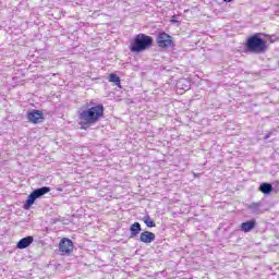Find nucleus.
<instances>
[{"label":"nucleus","mask_w":279,"mask_h":279,"mask_svg":"<svg viewBox=\"0 0 279 279\" xmlns=\"http://www.w3.org/2000/svg\"><path fill=\"white\" fill-rule=\"evenodd\" d=\"M104 105L100 104L83 109L78 113V125L81 126V130H89V128L99 123V120L104 117Z\"/></svg>","instance_id":"1"},{"label":"nucleus","mask_w":279,"mask_h":279,"mask_svg":"<svg viewBox=\"0 0 279 279\" xmlns=\"http://www.w3.org/2000/svg\"><path fill=\"white\" fill-rule=\"evenodd\" d=\"M268 49L267 40L260 37V33H256L246 39L244 53H254L255 56H258L265 53Z\"/></svg>","instance_id":"2"},{"label":"nucleus","mask_w":279,"mask_h":279,"mask_svg":"<svg viewBox=\"0 0 279 279\" xmlns=\"http://www.w3.org/2000/svg\"><path fill=\"white\" fill-rule=\"evenodd\" d=\"M151 45H154V38H151L149 35L141 33L134 37L133 41L129 46V49L132 53H143V51H147Z\"/></svg>","instance_id":"3"},{"label":"nucleus","mask_w":279,"mask_h":279,"mask_svg":"<svg viewBox=\"0 0 279 279\" xmlns=\"http://www.w3.org/2000/svg\"><path fill=\"white\" fill-rule=\"evenodd\" d=\"M50 191H51V187H49V186H43V187L34 190L28 195V198L24 203V206H23L24 210H29L32 208V206H34V204L37 199H40V197H43V195H47V193H49Z\"/></svg>","instance_id":"4"},{"label":"nucleus","mask_w":279,"mask_h":279,"mask_svg":"<svg viewBox=\"0 0 279 279\" xmlns=\"http://www.w3.org/2000/svg\"><path fill=\"white\" fill-rule=\"evenodd\" d=\"M50 191H51V187H49V186H43V187L34 190L28 195V198L24 203V206H23L24 210H29L32 208V206H34V204L37 199H40V197H43V195H47V193H49Z\"/></svg>","instance_id":"5"},{"label":"nucleus","mask_w":279,"mask_h":279,"mask_svg":"<svg viewBox=\"0 0 279 279\" xmlns=\"http://www.w3.org/2000/svg\"><path fill=\"white\" fill-rule=\"evenodd\" d=\"M157 45L162 49H167L173 45V39L169 34L162 32L157 36Z\"/></svg>","instance_id":"6"},{"label":"nucleus","mask_w":279,"mask_h":279,"mask_svg":"<svg viewBox=\"0 0 279 279\" xmlns=\"http://www.w3.org/2000/svg\"><path fill=\"white\" fill-rule=\"evenodd\" d=\"M59 251L63 256L71 254V252H73V241L69 238H63L59 243Z\"/></svg>","instance_id":"7"},{"label":"nucleus","mask_w":279,"mask_h":279,"mask_svg":"<svg viewBox=\"0 0 279 279\" xmlns=\"http://www.w3.org/2000/svg\"><path fill=\"white\" fill-rule=\"evenodd\" d=\"M27 119L29 123H43V119H45L43 111L33 109L27 113Z\"/></svg>","instance_id":"8"},{"label":"nucleus","mask_w":279,"mask_h":279,"mask_svg":"<svg viewBox=\"0 0 279 279\" xmlns=\"http://www.w3.org/2000/svg\"><path fill=\"white\" fill-rule=\"evenodd\" d=\"M140 241L141 243H146V245H149V243H154V241H156V234L150 231H144L140 234Z\"/></svg>","instance_id":"9"},{"label":"nucleus","mask_w":279,"mask_h":279,"mask_svg":"<svg viewBox=\"0 0 279 279\" xmlns=\"http://www.w3.org/2000/svg\"><path fill=\"white\" fill-rule=\"evenodd\" d=\"M34 243V236L28 235L25 238H22L17 244L16 247L17 250H26V247H29V245H32Z\"/></svg>","instance_id":"10"},{"label":"nucleus","mask_w":279,"mask_h":279,"mask_svg":"<svg viewBox=\"0 0 279 279\" xmlns=\"http://www.w3.org/2000/svg\"><path fill=\"white\" fill-rule=\"evenodd\" d=\"M142 231H143V228H141V222H134L130 227V232H131L130 239H135V236H138V234H141Z\"/></svg>","instance_id":"11"},{"label":"nucleus","mask_w":279,"mask_h":279,"mask_svg":"<svg viewBox=\"0 0 279 279\" xmlns=\"http://www.w3.org/2000/svg\"><path fill=\"white\" fill-rule=\"evenodd\" d=\"M256 228V220H248L246 222L241 223V231L242 232H252Z\"/></svg>","instance_id":"12"},{"label":"nucleus","mask_w":279,"mask_h":279,"mask_svg":"<svg viewBox=\"0 0 279 279\" xmlns=\"http://www.w3.org/2000/svg\"><path fill=\"white\" fill-rule=\"evenodd\" d=\"M177 88L179 90H191V81L186 78H181L177 82Z\"/></svg>","instance_id":"13"},{"label":"nucleus","mask_w":279,"mask_h":279,"mask_svg":"<svg viewBox=\"0 0 279 279\" xmlns=\"http://www.w3.org/2000/svg\"><path fill=\"white\" fill-rule=\"evenodd\" d=\"M260 193H264V195H269L274 191V185L271 183H262L259 185Z\"/></svg>","instance_id":"14"},{"label":"nucleus","mask_w":279,"mask_h":279,"mask_svg":"<svg viewBox=\"0 0 279 279\" xmlns=\"http://www.w3.org/2000/svg\"><path fill=\"white\" fill-rule=\"evenodd\" d=\"M109 82H112L116 86H121V78L114 73L109 75Z\"/></svg>","instance_id":"15"},{"label":"nucleus","mask_w":279,"mask_h":279,"mask_svg":"<svg viewBox=\"0 0 279 279\" xmlns=\"http://www.w3.org/2000/svg\"><path fill=\"white\" fill-rule=\"evenodd\" d=\"M248 210H251L252 213H259L260 211V204L258 203H252L251 205H248Z\"/></svg>","instance_id":"16"},{"label":"nucleus","mask_w":279,"mask_h":279,"mask_svg":"<svg viewBox=\"0 0 279 279\" xmlns=\"http://www.w3.org/2000/svg\"><path fill=\"white\" fill-rule=\"evenodd\" d=\"M144 223H146L147 228H156V222L149 216L144 218Z\"/></svg>","instance_id":"17"},{"label":"nucleus","mask_w":279,"mask_h":279,"mask_svg":"<svg viewBox=\"0 0 279 279\" xmlns=\"http://www.w3.org/2000/svg\"><path fill=\"white\" fill-rule=\"evenodd\" d=\"M270 136H271V134H269V133H268V134H266V135H265V137H264V138H265V141H267V138H269Z\"/></svg>","instance_id":"18"},{"label":"nucleus","mask_w":279,"mask_h":279,"mask_svg":"<svg viewBox=\"0 0 279 279\" xmlns=\"http://www.w3.org/2000/svg\"><path fill=\"white\" fill-rule=\"evenodd\" d=\"M223 1H226V3H230V1H232V0H223Z\"/></svg>","instance_id":"19"},{"label":"nucleus","mask_w":279,"mask_h":279,"mask_svg":"<svg viewBox=\"0 0 279 279\" xmlns=\"http://www.w3.org/2000/svg\"><path fill=\"white\" fill-rule=\"evenodd\" d=\"M172 23H178V21H175V20H172Z\"/></svg>","instance_id":"20"},{"label":"nucleus","mask_w":279,"mask_h":279,"mask_svg":"<svg viewBox=\"0 0 279 279\" xmlns=\"http://www.w3.org/2000/svg\"><path fill=\"white\" fill-rule=\"evenodd\" d=\"M172 23H178V21H175V20H172Z\"/></svg>","instance_id":"21"}]
</instances>
